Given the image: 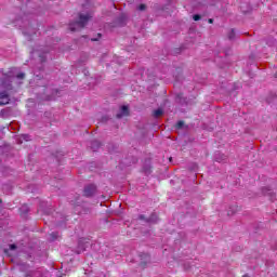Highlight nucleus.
I'll return each instance as SVG.
<instances>
[{"label": "nucleus", "mask_w": 277, "mask_h": 277, "mask_svg": "<svg viewBox=\"0 0 277 277\" xmlns=\"http://www.w3.org/2000/svg\"><path fill=\"white\" fill-rule=\"evenodd\" d=\"M78 21L69 24L70 31H79L83 29L85 25H88V23L90 22V18H92V15L80 13L78 15Z\"/></svg>", "instance_id": "1"}, {"label": "nucleus", "mask_w": 277, "mask_h": 277, "mask_svg": "<svg viewBox=\"0 0 277 277\" xmlns=\"http://www.w3.org/2000/svg\"><path fill=\"white\" fill-rule=\"evenodd\" d=\"M96 194V185L90 184L84 187L83 189V196L84 198H92V196Z\"/></svg>", "instance_id": "2"}, {"label": "nucleus", "mask_w": 277, "mask_h": 277, "mask_svg": "<svg viewBox=\"0 0 277 277\" xmlns=\"http://www.w3.org/2000/svg\"><path fill=\"white\" fill-rule=\"evenodd\" d=\"M10 104V93L8 91L0 92V106Z\"/></svg>", "instance_id": "3"}, {"label": "nucleus", "mask_w": 277, "mask_h": 277, "mask_svg": "<svg viewBox=\"0 0 277 277\" xmlns=\"http://www.w3.org/2000/svg\"><path fill=\"white\" fill-rule=\"evenodd\" d=\"M123 116H129V106H121V113L116 115V118H123Z\"/></svg>", "instance_id": "4"}, {"label": "nucleus", "mask_w": 277, "mask_h": 277, "mask_svg": "<svg viewBox=\"0 0 277 277\" xmlns=\"http://www.w3.org/2000/svg\"><path fill=\"white\" fill-rule=\"evenodd\" d=\"M141 259H145V261L141 262V265L142 267H146V264L150 261V255L143 253L141 254Z\"/></svg>", "instance_id": "5"}, {"label": "nucleus", "mask_w": 277, "mask_h": 277, "mask_svg": "<svg viewBox=\"0 0 277 277\" xmlns=\"http://www.w3.org/2000/svg\"><path fill=\"white\" fill-rule=\"evenodd\" d=\"M81 252H85V243H79L76 250V254H81Z\"/></svg>", "instance_id": "6"}, {"label": "nucleus", "mask_w": 277, "mask_h": 277, "mask_svg": "<svg viewBox=\"0 0 277 277\" xmlns=\"http://www.w3.org/2000/svg\"><path fill=\"white\" fill-rule=\"evenodd\" d=\"M12 250H16V245H10V248L9 249H4V253H6L8 256H12Z\"/></svg>", "instance_id": "7"}, {"label": "nucleus", "mask_w": 277, "mask_h": 277, "mask_svg": "<svg viewBox=\"0 0 277 277\" xmlns=\"http://www.w3.org/2000/svg\"><path fill=\"white\" fill-rule=\"evenodd\" d=\"M50 239H51V241H58L60 240V234L53 232L52 234H50Z\"/></svg>", "instance_id": "8"}, {"label": "nucleus", "mask_w": 277, "mask_h": 277, "mask_svg": "<svg viewBox=\"0 0 277 277\" xmlns=\"http://www.w3.org/2000/svg\"><path fill=\"white\" fill-rule=\"evenodd\" d=\"M160 116H163V109L158 108L154 110V118H159Z\"/></svg>", "instance_id": "9"}, {"label": "nucleus", "mask_w": 277, "mask_h": 277, "mask_svg": "<svg viewBox=\"0 0 277 277\" xmlns=\"http://www.w3.org/2000/svg\"><path fill=\"white\" fill-rule=\"evenodd\" d=\"M228 39L229 40H235V29L230 30V32L228 34Z\"/></svg>", "instance_id": "10"}, {"label": "nucleus", "mask_w": 277, "mask_h": 277, "mask_svg": "<svg viewBox=\"0 0 277 277\" xmlns=\"http://www.w3.org/2000/svg\"><path fill=\"white\" fill-rule=\"evenodd\" d=\"M182 127H185V121H177L175 129H181Z\"/></svg>", "instance_id": "11"}, {"label": "nucleus", "mask_w": 277, "mask_h": 277, "mask_svg": "<svg viewBox=\"0 0 277 277\" xmlns=\"http://www.w3.org/2000/svg\"><path fill=\"white\" fill-rule=\"evenodd\" d=\"M137 9L140 12H144V10H146V4H140Z\"/></svg>", "instance_id": "12"}, {"label": "nucleus", "mask_w": 277, "mask_h": 277, "mask_svg": "<svg viewBox=\"0 0 277 277\" xmlns=\"http://www.w3.org/2000/svg\"><path fill=\"white\" fill-rule=\"evenodd\" d=\"M17 79H25V74L24 72H19L16 76Z\"/></svg>", "instance_id": "13"}, {"label": "nucleus", "mask_w": 277, "mask_h": 277, "mask_svg": "<svg viewBox=\"0 0 277 277\" xmlns=\"http://www.w3.org/2000/svg\"><path fill=\"white\" fill-rule=\"evenodd\" d=\"M200 18H201V16H200L199 14H195V15L193 16V19H194V21H200Z\"/></svg>", "instance_id": "14"}, {"label": "nucleus", "mask_w": 277, "mask_h": 277, "mask_svg": "<svg viewBox=\"0 0 277 277\" xmlns=\"http://www.w3.org/2000/svg\"><path fill=\"white\" fill-rule=\"evenodd\" d=\"M208 23H209L210 25H213V18H209V19H208Z\"/></svg>", "instance_id": "15"}, {"label": "nucleus", "mask_w": 277, "mask_h": 277, "mask_svg": "<svg viewBox=\"0 0 277 277\" xmlns=\"http://www.w3.org/2000/svg\"><path fill=\"white\" fill-rule=\"evenodd\" d=\"M91 40H92V42H96V41H98V38H92Z\"/></svg>", "instance_id": "16"}, {"label": "nucleus", "mask_w": 277, "mask_h": 277, "mask_svg": "<svg viewBox=\"0 0 277 277\" xmlns=\"http://www.w3.org/2000/svg\"><path fill=\"white\" fill-rule=\"evenodd\" d=\"M41 62H47V58H44V56H40Z\"/></svg>", "instance_id": "17"}, {"label": "nucleus", "mask_w": 277, "mask_h": 277, "mask_svg": "<svg viewBox=\"0 0 277 277\" xmlns=\"http://www.w3.org/2000/svg\"><path fill=\"white\" fill-rule=\"evenodd\" d=\"M138 217H140V220H144L145 216L144 215H140Z\"/></svg>", "instance_id": "18"}, {"label": "nucleus", "mask_w": 277, "mask_h": 277, "mask_svg": "<svg viewBox=\"0 0 277 277\" xmlns=\"http://www.w3.org/2000/svg\"><path fill=\"white\" fill-rule=\"evenodd\" d=\"M101 36H102L101 34H97V37H98V38H101Z\"/></svg>", "instance_id": "19"}]
</instances>
